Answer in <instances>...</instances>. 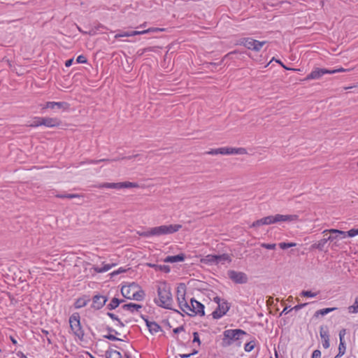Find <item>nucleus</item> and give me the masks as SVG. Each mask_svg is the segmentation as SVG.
I'll list each match as a JSON object with an SVG mask.
<instances>
[{
    "instance_id": "1",
    "label": "nucleus",
    "mask_w": 358,
    "mask_h": 358,
    "mask_svg": "<svg viewBox=\"0 0 358 358\" xmlns=\"http://www.w3.org/2000/svg\"><path fill=\"white\" fill-rule=\"evenodd\" d=\"M186 292V285L180 283L177 287V300L182 311L189 316L204 315V306L193 299L189 303L185 298Z\"/></svg>"
},
{
    "instance_id": "2",
    "label": "nucleus",
    "mask_w": 358,
    "mask_h": 358,
    "mask_svg": "<svg viewBox=\"0 0 358 358\" xmlns=\"http://www.w3.org/2000/svg\"><path fill=\"white\" fill-rule=\"evenodd\" d=\"M181 228L182 225L180 224H162L150 228L145 231L138 233V235L144 238L157 237L173 234L178 232Z\"/></svg>"
},
{
    "instance_id": "3",
    "label": "nucleus",
    "mask_w": 358,
    "mask_h": 358,
    "mask_svg": "<svg viewBox=\"0 0 358 358\" xmlns=\"http://www.w3.org/2000/svg\"><path fill=\"white\" fill-rule=\"evenodd\" d=\"M155 303L164 308H171L173 304V296L170 285L165 281H161L157 285V297Z\"/></svg>"
},
{
    "instance_id": "4",
    "label": "nucleus",
    "mask_w": 358,
    "mask_h": 358,
    "mask_svg": "<svg viewBox=\"0 0 358 358\" xmlns=\"http://www.w3.org/2000/svg\"><path fill=\"white\" fill-rule=\"evenodd\" d=\"M121 292L123 296L131 300L141 301L145 296L143 289L135 282L122 286Z\"/></svg>"
},
{
    "instance_id": "5",
    "label": "nucleus",
    "mask_w": 358,
    "mask_h": 358,
    "mask_svg": "<svg viewBox=\"0 0 358 358\" xmlns=\"http://www.w3.org/2000/svg\"><path fill=\"white\" fill-rule=\"evenodd\" d=\"M209 155H248V150L243 147L233 148V147H222L215 149H211L207 152Z\"/></svg>"
},
{
    "instance_id": "6",
    "label": "nucleus",
    "mask_w": 358,
    "mask_h": 358,
    "mask_svg": "<svg viewBox=\"0 0 358 358\" xmlns=\"http://www.w3.org/2000/svg\"><path fill=\"white\" fill-rule=\"evenodd\" d=\"M246 333L241 329H228L224 331L223 343L225 345H230L237 342V345L241 346V342L239 341Z\"/></svg>"
},
{
    "instance_id": "7",
    "label": "nucleus",
    "mask_w": 358,
    "mask_h": 358,
    "mask_svg": "<svg viewBox=\"0 0 358 358\" xmlns=\"http://www.w3.org/2000/svg\"><path fill=\"white\" fill-rule=\"evenodd\" d=\"M69 324L73 334L79 340H83L84 337V330L80 324V316L79 313H75L70 316Z\"/></svg>"
},
{
    "instance_id": "8",
    "label": "nucleus",
    "mask_w": 358,
    "mask_h": 358,
    "mask_svg": "<svg viewBox=\"0 0 358 358\" xmlns=\"http://www.w3.org/2000/svg\"><path fill=\"white\" fill-rule=\"evenodd\" d=\"M326 232H329L330 234L329 236L327 238V240H329V241L331 243V248H341V240L346 238V232L336 229H327L323 231V233Z\"/></svg>"
},
{
    "instance_id": "9",
    "label": "nucleus",
    "mask_w": 358,
    "mask_h": 358,
    "mask_svg": "<svg viewBox=\"0 0 358 358\" xmlns=\"http://www.w3.org/2000/svg\"><path fill=\"white\" fill-rule=\"evenodd\" d=\"M213 301L217 303V308L213 312V317L214 319H220L224 316L229 310V305L227 301L222 299L219 296H215Z\"/></svg>"
},
{
    "instance_id": "10",
    "label": "nucleus",
    "mask_w": 358,
    "mask_h": 358,
    "mask_svg": "<svg viewBox=\"0 0 358 358\" xmlns=\"http://www.w3.org/2000/svg\"><path fill=\"white\" fill-rule=\"evenodd\" d=\"M266 43V41H259L252 38H245L241 41V45L250 50L259 52Z\"/></svg>"
},
{
    "instance_id": "11",
    "label": "nucleus",
    "mask_w": 358,
    "mask_h": 358,
    "mask_svg": "<svg viewBox=\"0 0 358 358\" xmlns=\"http://www.w3.org/2000/svg\"><path fill=\"white\" fill-rule=\"evenodd\" d=\"M139 185L137 182H132L129 181L120 182H106L100 185L101 188L106 189H129V188H138Z\"/></svg>"
},
{
    "instance_id": "12",
    "label": "nucleus",
    "mask_w": 358,
    "mask_h": 358,
    "mask_svg": "<svg viewBox=\"0 0 358 358\" xmlns=\"http://www.w3.org/2000/svg\"><path fill=\"white\" fill-rule=\"evenodd\" d=\"M70 108V104L66 101H49L45 102L41 107V110H52L56 109L60 110L63 112L69 110Z\"/></svg>"
},
{
    "instance_id": "13",
    "label": "nucleus",
    "mask_w": 358,
    "mask_h": 358,
    "mask_svg": "<svg viewBox=\"0 0 358 358\" xmlns=\"http://www.w3.org/2000/svg\"><path fill=\"white\" fill-rule=\"evenodd\" d=\"M164 30V29H160V28H149V29L142 30V31H131V32H122L120 34H117L116 35H115V38H122V37H130V36H136V35L145 34H148V33H150V32H155V31H163Z\"/></svg>"
},
{
    "instance_id": "14",
    "label": "nucleus",
    "mask_w": 358,
    "mask_h": 358,
    "mask_svg": "<svg viewBox=\"0 0 358 358\" xmlns=\"http://www.w3.org/2000/svg\"><path fill=\"white\" fill-rule=\"evenodd\" d=\"M41 121V124H43V127L47 128H58L62 125V121L57 117H43Z\"/></svg>"
},
{
    "instance_id": "15",
    "label": "nucleus",
    "mask_w": 358,
    "mask_h": 358,
    "mask_svg": "<svg viewBox=\"0 0 358 358\" xmlns=\"http://www.w3.org/2000/svg\"><path fill=\"white\" fill-rule=\"evenodd\" d=\"M228 275L229 278L237 284L245 283L248 281L247 275L243 272L229 271Z\"/></svg>"
},
{
    "instance_id": "16",
    "label": "nucleus",
    "mask_w": 358,
    "mask_h": 358,
    "mask_svg": "<svg viewBox=\"0 0 358 358\" xmlns=\"http://www.w3.org/2000/svg\"><path fill=\"white\" fill-rule=\"evenodd\" d=\"M108 301V298L101 294H96L92 299V308L99 310L103 308Z\"/></svg>"
},
{
    "instance_id": "17",
    "label": "nucleus",
    "mask_w": 358,
    "mask_h": 358,
    "mask_svg": "<svg viewBox=\"0 0 358 358\" xmlns=\"http://www.w3.org/2000/svg\"><path fill=\"white\" fill-rule=\"evenodd\" d=\"M324 74H329V70L317 68L312 71L306 77V80H317Z\"/></svg>"
},
{
    "instance_id": "18",
    "label": "nucleus",
    "mask_w": 358,
    "mask_h": 358,
    "mask_svg": "<svg viewBox=\"0 0 358 358\" xmlns=\"http://www.w3.org/2000/svg\"><path fill=\"white\" fill-rule=\"evenodd\" d=\"M275 224L280 222H294L299 220V216L296 215H274Z\"/></svg>"
},
{
    "instance_id": "19",
    "label": "nucleus",
    "mask_w": 358,
    "mask_h": 358,
    "mask_svg": "<svg viewBox=\"0 0 358 358\" xmlns=\"http://www.w3.org/2000/svg\"><path fill=\"white\" fill-rule=\"evenodd\" d=\"M185 255L183 253L178 254L173 256H168L164 259V262L166 263H176L180 262L185 260Z\"/></svg>"
},
{
    "instance_id": "20",
    "label": "nucleus",
    "mask_w": 358,
    "mask_h": 358,
    "mask_svg": "<svg viewBox=\"0 0 358 358\" xmlns=\"http://www.w3.org/2000/svg\"><path fill=\"white\" fill-rule=\"evenodd\" d=\"M231 258L227 254H222L220 255H215V265L224 264L225 262H230Z\"/></svg>"
},
{
    "instance_id": "21",
    "label": "nucleus",
    "mask_w": 358,
    "mask_h": 358,
    "mask_svg": "<svg viewBox=\"0 0 358 358\" xmlns=\"http://www.w3.org/2000/svg\"><path fill=\"white\" fill-rule=\"evenodd\" d=\"M320 335L322 340V345L324 348L327 349L329 348V334L327 331L324 330L322 328H321L320 331Z\"/></svg>"
},
{
    "instance_id": "22",
    "label": "nucleus",
    "mask_w": 358,
    "mask_h": 358,
    "mask_svg": "<svg viewBox=\"0 0 358 358\" xmlns=\"http://www.w3.org/2000/svg\"><path fill=\"white\" fill-rule=\"evenodd\" d=\"M89 299L87 296H83L78 298L74 303V307L76 309H79L85 307L89 302Z\"/></svg>"
},
{
    "instance_id": "23",
    "label": "nucleus",
    "mask_w": 358,
    "mask_h": 358,
    "mask_svg": "<svg viewBox=\"0 0 358 358\" xmlns=\"http://www.w3.org/2000/svg\"><path fill=\"white\" fill-rule=\"evenodd\" d=\"M113 266L114 264H103L101 267L94 266L92 269L94 273H101L109 271Z\"/></svg>"
},
{
    "instance_id": "24",
    "label": "nucleus",
    "mask_w": 358,
    "mask_h": 358,
    "mask_svg": "<svg viewBox=\"0 0 358 358\" xmlns=\"http://www.w3.org/2000/svg\"><path fill=\"white\" fill-rule=\"evenodd\" d=\"M200 262L206 265H215V255H208L202 257Z\"/></svg>"
},
{
    "instance_id": "25",
    "label": "nucleus",
    "mask_w": 358,
    "mask_h": 358,
    "mask_svg": "<svg viewBox=\"0 0 358 358\" xmlns=\"http://www.w3.org/2000/svg\"><path fill=\"white\" fill-rule=\"evenodd\" d=\"M147 326L151 334H155L161 330L160 326L155 322H147Z\"/></svg>"
},
{
    "instance_id": "26",
    "label": "nucleus",
    "mask_w": 358,
    "mask_h": 358,
    "mask_svg": "<svg viewBox=\"0 0 358 358\" xmlns=\"http://www.w3.org/2000/svg\"><path fill=\"white\" fill-rule=\"evenodd\" d=\"M120 303L121 301H120L117 298H113L108 304V308L110 310H113L117 308Z\"/></svg>"
},
{
    "instance_id": "27",
    "label": "nucleus",
    "mask_w": 358,
    "mask_h": 358,
    "mask_svg": "<svg viewBox=\"0 0 358 358\" xmlns=\"http://www.w3.org/2000/svg\"><path fill=\"white\" fill-rule=\"evenodd\" d=\"M345 350H346V348H345V342H340L339 346H338V353L336 356L335 358H338V357H342L345 354Z\"/></svg>"
},
{
    "instance_id": "28",
    "label": "nucleus",
    "mask_w": 358,
    "mask_h": 358,
    "mask_svg": "<svg viewBox=\"0 0 358 358\" xmlns=\"http://www.w3.org/2000/svg\"><path fill=\"white\" fill-rule=\"evenodd\" d=\"M348 310L350 313H358V296L355 298L354 304L348 307Z\"/></svg>"
},
{
    "instance_id": "29",
    "label": "nucleus",
    "mask_w": 358,
    "mask_h": 358,
    "mask_svg": "<svg viewBox=\"0 0 358 358\" xmlns=\"http://www.w3.org/2000/svg\"><path fill=\"white\" fill-rule=\"evenodd\" d=\"M121 354L117 350H110L107 353V358H121Z\"/></svg>"
},
{
    "instance_id": "30",
    "label": "nucleus",
    "mask_w": 358,
    "mask_h": 358,
    "mask_svg": "<svg viewBox=\"0 0 358 358\" xmlns=\"http://www.w3.org/2000/svg\"><path fill=\"white\" fill-rule=\"evenodd\" d=\"M264 225H270L275 224L274 215H268L264 217Z\"/></svg>"
},
{
    "instance_id": "31",
    "label": "nucleus",
    "mask_w": 358,
    "mask_h": 358,
    "mask_svg": "<svg viewBox=\"0 0 358 358\" xmlns=\"http://www.w3.org/2000/svg\"><path fill=\"white\" fill-rule=\"evenodd\" d=\"M264 225V218L259 219L255 222H253L250 226V228H258L261 226Z\"/></svg>"
},
{
    "instance_id": "32",
    "label": "nucleus",
    "mask_w": 358,
    "mask_h": 358,
    "mask_svg": "<svg viewBox=\"0 0 358 358\" xmlns=\"http://www.w3.org/2000/svg\"><path fill=\"white\" fill-rule=\"evenodd\" d=\"M329 241L327 238H322L318 241V243L315 245V248L319 250H322L326 243Z\"/></svg>"
},
{
    "instance_id": "33",
    "label": "nucleus",
    "mask_w": 358,
    "mask_h": 358,
    "mask_svg": "<svg viewBox=\"0 0 358 358\" xmlns=\"http://www.w3.org/2000/svg\"><path fill=\"white\" fill-rule=\"evenodd\" d=\"M124 308H127L128 310H138L139 308H141V306L131 303H128V304L124 305Z\"/></svg>"
},
{
    "instance_id": "34",
    "label": "nucleus",
    "mask_w": 358,
    "mask_h": 358,
    "mask_svg": "<svg viewBox=\"0 0 358 358\" xmlns=\"http://www.w3.org/2000/svg\"><path fill=\"white\" fill-rule=\"evenodd\" d=\"M296 244L295 243H280L279 246L281 249L285 250L289 248L295 247Z\"/></svg>"
},
{
    "instance_id": "35",
    "label": "nucleus",
    "mask_w": 358,
    "mask_h": 358,
    "mask_svg": "<svg viewBox=\"0 0 358 358\" xmlns=\"http://www.w3.org/2000/svg\"><path fill=\"white\" fill-rule=\"evenodd\" d=\"M301 295L306 297L313 298L317 296V293L312 292L311 291H302Z\"/></svg>"
},
{
    "instance_id": "36",
    "label": "nucleus",
    "mask_w": 358,
    "mask_h": 358,
    "mask_svg": "<svg viewBox=\"0 0 358 358\" xmlns=\"http://www.w3.org/2000/svg\"><path fill=\"white\" fill-rule=\"evenodd\" d=\"M41 120H43V117H36L34 118V122L33 124H31L32 127H42L43 126V124H41V123H42V121Z\"/></svg>"
},
{
    "instance_id": "37",
    "label": "nucleus",
    "mask_w": 358,
    "mask_h": 358,
    "mask_svg": "<svg viewBox=\"0 0 358 358\" xmlns=\"http://www.w3.org/2000/svg\"><path fill=\"white\" fill-rule=\"evenodd\" d=\"M104 338H108L109 340H112V341H123V339L117 338L115 336V335L112 331L110 332L108 335H105Z\"/></svg>"
},
{
    "instance_id": "38",
    "label": "nucleus",
    "mask_w": 358,
    "mask_h": 358,
    "mask_svg": "<svg viewBox=\"0 0 358 358\" xmlns=\"http://www.w3.org/2000/svg\"><path fill=\"white\" fill-rule=\"evenodd\" d=\"M349 237H355L356 236H358V229H352L346 232V236Z\"/></svg>"
},
{
    "instance_id": "39",
    "label": "nucleus",
    "mask_w": 358,
    "mask_h": 358,
    "mask_svg": "<svg viewBox=\"0 0 358 358\" xmlns=\"http://www.w3.org/2000/svg\"><path fill=\"white\" fill-rule=\"evenodd\" d=\"M254 348L255 343L252 341H251L245 344L244 349L245 352H251L254 349Z\"/></svg>"
},
{
    "instance_id": "40",
    "label": "nucleus",
    "mask_w": 358,
    "mask_h": 358,
    "mask_svg": "<svg viewBox=\"0 0 358 358\" xmlns=\"http://www.w3.org/2000/svg\"><path fill=\"white\" fill-rule=\"evenodd\" d=\"M336 310V308H324V309H322L320 310L318 313H320V315H324L333 310Z\"/></svg>"
},
{
    "instance_id": "41",
    "label": "nucleus",
    "mask_w": 358,
    "mask_h": 358,
    "mask_svg": "<svg viewBox=\"0 0 358 358\" xmlns=\"http://www.w3.org/2000/svg\"><path fill=\"white\" fill-rule=\"evenodd\" d=\"M261 246L268 250H274L276 245L275 243H262Z\"/></svg>"
},
{
    "instance_id": "42",
    "label": "nucleus",
    "mask_w": 358,
    "mask_h": 358,
    "mask_svg": "<svg viewBox=\"0 0 358 358\" xmlns=\"http://www.w3.org/2000/svg\"><path fill=\"white\" fill-rule=\"evenodd\" d=\"M76 62L78 64H86L87 62V59L84 55H81L77 57Z\"/></svg>"
},
{
    "instance_id": "43",
    "label": "nucleus",
    "mask_w": 358,
    "mask_h": 358,
    "mask_svg": "<svg viewBox=\"0 0 358 358\" xmlns=\"http://www.w3.org/2000/svg\"><path fill=\"white\" fill-rule=\"evenodd\" d=\"M347 71H348L347 69L341 67V68H338L336 69L329 70V74H334V73H340V72H345Z\"/></svg>"
},
{
    "instance_id": "44",
    "label": "nucleus",
    "mask_w": 358,
    "mask_h": 358,
    "mask_svg": "<svg viewBox=\"0 0 358 358\" xmlns=\"http://www.w3.org/2000/svg\"><path fill=\"white\" fill-rule=\"evenodd\" d=\"M193 336H194L193 342L197 343L198 345H200L201 341L199 339V334L197 332H194Z\"/></svg>"
},
{
    "instance_id": "45",
    "label": "nucleus",
    "mask_w": 358,
    "mask_h": 358,
    "mask_svg": "<svg viewBox=\"0 0 358 358\" xmlns=\"http://www.w3.org/2000/svg\"><path fill=\"white\" fill-rule=\"evenodd\" d=\"M157 270L164 271L166 273H169L170 271L169 267L165 265H159Z\"/></svg>"
},
{
    "instance_id": "46",
    "label": "nucleus",
    "mask_w": 358,
    "mask_h": 358,
    "mask_svg": "<svg viewBox=\"0 0 358 358\" xmlns=\"http://www.w3.org/2000/svg\"><path fill=\"white\" fill-rule=\"evenodd\" d=\"M345 334H346L345 329H342V330L340 331V332H339V340H340V342H344L343 338H344Z\"/></svg>"
},
{
    "instance_id": "47",
    "label": "nucleus",
    "mask_w": 358,
    "mask_h": 358,
    "mask_svg": "<svg viewBox=\"0 0 358 358\" xmlns=\"http://www.w3.org/2000/svg\"><path fill=\"white\" fill-rule=\"evenodd\" d=\"M321 352L319 350H315L313 352L312 358H320Z\"/></svg>"
},
{
    "instance_id": "48",
    "label": "nucleus",
    "mask_w": 358,
    "mask_h": 358,
    "mask_svg": "<svg viewBox=\"0 0 358 358\" xmlns=\"http://www.w3.org/2000/svg\"><path fill=\"white\" fill-rule=\"evenodd\" d=\"M124 271H125V269L120 268H119L118 270H117V271H113V272L111 273V275H117V274H120V273H123V272H124Z\"/></svg>"
},
{
    "instance_id": "49",
    "label": "nucleus",
    "mask_w": 358,
    "mask_h": 358,
    "mask_svg": "<svg viewBox=\"0 0 358 358\" xmlns=\"http://www.w3.org/2000/svg\"><path fill=\"white\" fill-rule=\"evenodd\" d=\"M73 62V58H71V59H68V60H66V62H65V66H66V67H69V66H71L72 65Z\"/></svg>"
},
{
    "instance_id": "50",
    "label": "nucleus",
    "mask_w": 358,
    "mask_h": 358,
    "mask_svg": "<svg viewBox=\"0 0 358 358\" xmlns=\"http://www.w3.org/2000/svg\"><path fill=\"white\" fill-rule=\"evenodd\" d=\"M196 353H197V351L196 350V351H194V352H192L190 354H188V355H180V356L181 358H188L190 356H192L193 355H195Z\"/></svg>"
},
{
    "instance_id": "51",
    "label": "nucleus",
    "mask_w": 358,
    "mask_h": 358,
    "mask_svg": "<svg viewBox=\"0 0 358 358\" xmlns=\"http://www.w3.org/2000/svg\"><path fill=\"white\" fill-rule=\"evenodd\" d=\"M184 330V328L182 327H178L173 330V332L175 334L179 333L180 331H182Z\"/></svg>"
},
{
    "instance_id": "52",
    "label": "nucleus",
    "mask_w": 358,
    "mask_h": 358,
    "mask_svg": "<svg viewBox=\"0 0 358 358\" xmlns=\"http://www.w3.org/2000/svg\"><path fill=\"white\" fill-rule=\"evenodd\" d=\"M147 266H149V267H151V268H155L156 270H157L158 266H159V265L154 264H150V263H148V264H147Z\"/></svg>"
},
{
    "instance_id": "53",
    "label": "nucleus",
    "mask_w": 358,
    "mask_h": 358,
    "mask_svg": "<svg viewBox=\"0 0 358 358\" xmlns=\"http://www.w3.org/2000/svg\"><path fill=\"white\" fill-rule=\"evenodd\" d=\"M291 310H292L291 308H288V307H286V308H285L283 309V310L282 311L281 314H283V313L287 314V313H288Z\"/></svg>"
},
{
    "instance_id": "54",
    "label": "nucleus",
    "mask_w": 358,
    "mask_h": 358,
    "mask_svg": "<svg viewBox=\"0 0 358 358\" xmlns=\"http://www.w3.org/2000/svg\"><path fill=\"white\" fill-rule=\"evenodd\" d=\"M278 63L280 64L283 68H285V69L287 70H292V71H296V69H289V68H287L285 65H283V64L280 62V61H277Z\"/></svg>"
},
{
    "instance_id": "55",
    "label": "nucleus",
    "mask_w": 358,
    "mask_h": 358,
    "mask_svg": "<svg viewBox=\"0 0 358 358\" xmlns=\"http://www.w3.org/2000/svg\"><path fill=\"white\" fill-rule=\"evenodd\" d=\"M65 197L69 198V199H73V198L78 197V195H77V194H69V195L66 196Z\"/></svg>"
},
{
    "instance_id": "56",
    "label": "nucleus",
    "mask_w": 358,
    "mask_h": 358,
    "mask_svg": "<svg viewBox=\"0 0 358 358\" xmlns=\"http://www.w3.org/2000/svg\"><path fill=\"white\" fill-rule=\"evenodd\" d=\"M306 304H301V305H298V306H296L294 308L296 309V310H298L302 307H303Z\"/></svg>"
},
{
    "instance_id": "57",
    "label": "nucleus",
    "mask_w": 358,
    "mask_h": 358,
    "mask_svg": "<svg viewBox=\"0 0 358 358\" xmlns=\"http://www.w3.org/2000/svg\"><path fill=\"white\" fill-rule=\"evenodd\" d=\"M10 341H12V343L15 345L17 344V341L12 336H10Z\"/></svg>"
},
{
    "instance_id": "58",
    "label": "nucleus",
    "mask_w": 358,
    "mask_h": 358,
    "mask_svg": "<svg viewBox=\"0 0 358 358\" xmlns=\"http://www.w3.org/2000/svg\"><path fill=\"white\" fill-rule=\"evenodd\" d=\"M108 315H109L112 319H117L113 313H108Z\"/></svg>"
},
{
    "instance_id": "59",
    "label": "nucleus",
    "mask_w": 358,
    "mask_h": 358,
    "mask_svg": "<svg viewBox=\"0 0 358 358\" xmlns=\"http://www.w3.org/2000/svg\"><path fill=\"white\" fill-rule=\"evenodd\" d=\"M354 87L351 86V87H345V90H348V89H352Z\"/></svg>"
},
{
    "instance_id": "60",
    "label": "nucleus",
    "mask_w": 358,
    "mask_h": 358,
    "mask_svg": "<svg viewBox=\"0 0 358 358\" xmlns=\"http://www.w3.org/2000/svg\"><path fill=\"white\" fill-rule=\"evenodd\" d=\"M140 27H145V23L141 24Z\"/></svg>"
},
{
    "instance_id": "61",
    "label": "nucleus",
    "mask_w": 358,
    "mask_h": 358,
    "mask_svg": "<svg viewBox=\"0 0 358 358\" xmlns=\"http://www.w3.org/2000/svg\"><path fill=\"white\" fill-rule=\"evenodd\" d=\"M43 332L44 334H48V331H45V330H43Z\"/></svg>"
},
{
    "instance_id": "62",
    "label": "nucleus",
    "mask_w": 358,
    "mask_h": 358,
    "mask_svg": "<svg viewBox=\"0 0 358 358\" xmlns=\"http://www.w3.org/2000/svg\"><path fill=\"white\" fill-rule=\"evenodd\" d=\"M90 357H91L92 358H95V357H93V356H92V355H90Z\"/></svg>"
},
{
    "instance_id": "63",
    "label": "nucleus",
    "mask_w": 358,
    "mask_h": 358,
    "mask_svg": "<svg viewBox=\"0 0 358 358\" xmlns=\"http://www.w3.org/2000/svg\"><path fill=\"white\" fill-rule=\"evenodd\" d=\"M357 166H358V162H357Z\"/></svg>"
}]
</instances>
